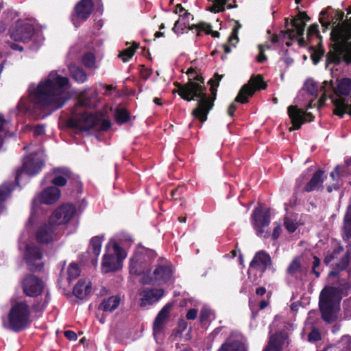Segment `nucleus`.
Returning <instances> with one entry per match:
<instances>
[{
	"label": "nucleus",
	"mask_w": 351,
	"mask_h": 351,
	"mask_svg": "<svg viewBox=\"0 0 351 351\" xmlns=\"http://www.w3.org/2000/svg\"><path fill=\"white\" fill-rule=\"evenodd\" d=\"M138 47H139L138 43H137L136 42H133L132 46L123 49V51H121L119 53L118 57L119 58H121L123 62H126L129 61L132 58V56L134 55V53L136 52V49Z\"/></svg>",
	"instance_id": "obj_38"
},
{
	"label": "nucleus",
	"mask_w": 351,
	"mask_h": 351,
	"mask_svg": "<svg viewBox=\"0 0 351 351\" xmlns=\"http://www.w3.org/2000/svg\"><path fill=\"white\" fill-rule=\"evenodd\" d=\"M215 318V313L210 308L204 306L200 311L199 322L201 325H206L210 322L211 318Z\"/></svg>",
	"instance_id": "obj_41"
},
{
	"label": "nucleus",
	"mask_w": 351,
	"mask_h": 351,
	"mask_svg": "<svg viewBox=\"0 0 351 351\" xmlns=\"http://www.w3.org/2000/svg\"><path fill=\"white\" fill-rule=\"evenodd\" d=\"M235 23L236 25L233 27L231 35L228 38V43L234 47H235V44L233 43V41L235 40L236 43L239 42L238 34L241 27V25L239 21H237Z\"/></svg>",
	"instance_id": "obj_48"
},
{
	"label": "nucleus",
	"mask_w": 351,
	"mask_h": 351,
	"mask_svg": "<svg viewBox=\"0 0 351 351\" xmlns=\"http://www.w3.org/2000/svg\"><path fill=\"white\" fill-rule=\"evenodd\" d=\"M114 117L117 123L123 124L130 120V114L129 111L124 108H117Z\"/></svg>",
	"instance_id": "obj_40"
},
{
	"label": "nucleus",
	"mask_w": 351,
	"mask_h": 351,
	"mask_svg": "<svg viewBox=\"0 0 351 351\" xmlns=\"http://www.w3.org/2000/svg\"><path fill=\"white\" fill-rule=\"evenodd\" d=\"M80 268L78 265L75 263H71L67 269V280L70 283L73 280L76 279L80 274Z\"/></svg>",
	"instance_id": "obj_44"
},
{
	"label": "nucleus",
	"mask_w": 351,
	"mask_h": 351,
	"mask_svg": "<svg viewBox=\"0 0 351 351\" xmlns=\"http://www.w3.org/2000/svg\"><path fill=\"white\" fill-rule=\"evenodd\" d=\"M43 252L40 247L34 244H27L24 251V259L28 269L32 272L40 271L43 267Z\"/></svg>",
	"instance_id": "obj_15"
},
{
	"label": "nucleus",
	"mask_w": 351,
	"mask_h": 351,
	"mask_svg": "<svg viewBox=\"0 0 351 351\" xmlns=\"http://www.w3.org/2000/svg\"><path fill=\"white\" fill-rule=\"evenodd\" d=\"M164 289L149 288L143 289L141 293L142 297L141 306L152 304L158 302L164 295Z\"/></svg>",
	"instance_id": "obj_27"
},
{
	"label": "nucleus",
	"mask_w": 351,
	"mask_h": 351,
	"mask_svg": "<svg viewBox=\"0 0 351 351\" xmlns=\"http://www.w3.org/2000/svg\"><path fill=\"white\" fill-rule=\"evenodd\" d=\"M49 300H50L49 295V293H47L45 295V298L44 300L39 299V300H35L30 308L32 309V311L34 313H41L47 306Z\"/></svg>",
	"instance_id": "obj_39"
},
{
	"label": "nucleus",
	"mask_w": 351,
	"mask_h": 351,
	"mask_svg": "<svg viewBox=\"0 0 351 351\" xmlns=\"http://www.w3.org/2000/svg\"><path fill=\"white\" fill-rule=\"evenodd\" d=\"M92 290L91 283L86 282L85 280H80L73 289V295L78 299L83 300Z\"/></svg>",
	"instance_id": "obj_31"
},
{
	"label": "nucleus",
	"mask_w": 351,
	"mask_h": 351,
	"mask_svg": "<svg viewBox=\"0 0 351 351\" xmlns=\"http://www.w3.org/2000/svg\"><path fill=\"white\" fill-rule=\"evenodd\" d=\"M11 192L12 189L10 184H3L0 186V204L8 199Z\"/></svg>",
	"instance_id": "obj_47"
},
{
	"label": "nucleus",
	"mask_w": 351,
	"mask_h": 351,
	"mask_svg": "<svg viewBox=\"0 0 351 351\" xmlns=\"http://www.w3.org/2000/svg\"><path fill=\"white\" fill-rule=\"evenodd\" d=\"M197 313L196 308H190L186 314V318L188 320H195L197 317Z\"/></svg>",
	"instance_id": "obj_60"
},
{
	"label": "nucleus",
	"mask_w": 351,
	"mask_h": 351,
	"mask_svg": "<svg viewBox=\"0 0 351 351\" xmlns=\"http://www.w3.org/2000/svg\"><path fill=\"white\" fill-rule=\"evenodd\" d=\"M350 36L341 28L334 29L331 32V40L334 42L329 47L326 56V66L330 64L339 65L342 61L351 63V53L347 49Z\"/></svg>",
	"instance_id": "obj_6"
},
{
	"label": "nucleus",
	"mask_w": 351,
	"mask_h": 351,
	"mask_svg": "<svg viewBox=\"0 0 351 351\" xmlns=\"http://www.w3.org/2000/svg\"><path fill=\"white\" fill-rule=\"evenodd\" d=\"M351 289V285L344 281L338 287H328L322 289L319 295V309L322 319L330 323L336 319V308L339 306L342 294Z\"/></svg>",
	"instance_id": "obj_4"
},
{
	"label": "nucleus",
	"mask_w": 351,
	"mask_h": 351,
	"mask_svg": "<svg viewBox=\"0 0 351 351\" xmlns=\"http://www.w3.org/2000/svg\"><path fill=\"white\" fill-rule=\"evenodd\" d=\"M343 318L351 319V297L344 300L343 303Z\"/></svg>",
	"instance_id": "obj_51"
},
{
	"label": "nucleus",
	"mask_w": 351,
	"mask_h": 351,
	"mask_svg": "<svg viewBox=\"0 0 351 351\" xmlns=\"http://www.w3.org/2000/svg\"><path fill=\"white\" fill-rule=\"evenodd\" d=\"M76 209L72 204H66L54 210L49 220L56 226L69 222L75 215Z\"/></svg>",
	"instance_id": "obj_19"
},
{
	"label": "nucleus",
	"mask_w": 351,
	"mask_h": 351,
	"mask_svg": "<svg viewBox=\"0 0 351 351\" xmlns=\"http://www.w3.org/2000/svg\"><path fill=\"white\" fill-rule=\"evenodd\" d=\"M319 26L316 23H313L309 26L307 29V37L310 38L313 36L319 35Z\"/></svg>",
	"instance_id": "obj_56"
},
{
	"label": "nucleus",
	"mask_w": 351,
	"mask_h": 351,
	"mask_svg": "<svg viewBox=\"0 0 351 351\" xmlns=\"http://www.w3.org/2000/svg\"><path fill=\"white\" fill-rule=\"evenodd\" d=\"M171 306L172 305L169 303L165 304L156 317L153 324V335L155 338L157 334H160L163 331L165 325L169 317Z\"/></svg>",
	"instance_id": "obj_24"
},
{
	"label": "nucleus",
	"mask_w": 351,
	"mask_h": 351,
	"mask_svg": "<svg viewBox=\"0 0 351 351\" xmlns=\"http://www.w3.org/2000/svg\"><path fill=\"white\" fill-rule=\"evenodd\" d=\"M22 289L25 295L36 298L43 293L44 282L35 275L28 274L22 281Z\"/></svg>",
	"instance_id": "obj_18"
},
{
	"label": "nucleus",
	"mask_w": 351,
	"mask_h": 351,
	"mask_svg": "<svg viewBox=\"0 0 351 351\" xmlns=\"http://www.w3.org/2000/svg\"><path fill=\"white\" fill-rule=\"evenodd\" d=\"M67 77L49 73L47 78L38 83L29 90V99L32 103L30 113L36 119H43L54 111L62 108L69 99L65 87L69 84Z\"/></svg>",
	"instance_id": "obj_1"
},
{
	"label": "nucleus",
	"mask_w": 351,
	"mask_h": 351,
	"mask_svg": "<svg viewBox=\"0 0 351 351\" xmlns=\"http://www.w3.org/2000/svg\"><path fill=\"white\" fill-rule=\"evenodd\" d=\"M313 259L311 273L313 274L316 278H319L320 273L317 270V268L320 266L321 260L317 256H313Z\"/></svg>",
	"instance_id": "obj_54"
},
{
	"label": "nucleus",
	"mask_w": 351,
	"mask_h": 351,
	"mask_svg": "<svg viewBox=\"0 0 351 351\" xmlns=\"http://www.w3.org/2000/svg\"><path fill=\"white\" fill-rule=\"evenodd\" d=\"M217 351H247L243 342L240 340H232L223 343Z\"/></svg>",
	"instance_id": "obj_34"
},
{
	"label": "nucleus",
	"mask_w": 351,
	"mask_h": 351,
	"mask_svg": "<svg viewBox=\"0 0 351 351\" xmlns=\"http://www.w3.org/2000/svg\"><path fill=\"white\" fill-rule=\"evenodd\" d=\"M281 232H282V228H281L280 225L279 224V225L276 226L273 230V232L271 234L272 239L273 240L278 239V237H280Z\"/></svg>",
	"instance_id": "obj_64"
},
{
	"label": "nucleus",
	"mask_w": 351,
	"mask_h": 351,
	"mask_svg": "<svg viewBox=\"0 0 351 351\" xmlns=\"http://www.w3.org/2000/svg\"><path fill=\"white\" fill-rule=\"evenodd\" d=\"M306 91L311 95H315L317 93L318 88L315 82L313 80L307 81L305 83Z\"/></svg>",
	"instance_id": "obj_53"
},
{
	"label": "nucleus",
	"mask_w": 351,
	"mask_h": 351,
	"mask_svg": "<svg viewBox=\"0 0 351 351\" xmlns=\"http://www.w3.org/2000/svg\"><path fill=\"white\" fill-rule=\"evenodd\" d=\"M327 178L325 171L317 169L306 183L303 187V191L311 193L313 191H319L324 189V182Z\"/></svg>",
	"instance_id": "obj_21"
},
{
	"label": "nucleus",
	"mask_w": 351,
	"mask_h": 351,
	"mask_svg": "<svg viewBox=\"0 0 351 351\" xmlns=\"http://www.w3.org/2000/svg\"><path fill=\"white\" fill-rule=\"evenodd\" d=\"M311 49L313 50V53L311 55V59L312 60L314 64H317L324 56V50L323 48L317 50L314 47H311Z\"/></svg>",
	"instance_id": "obj_50"
},
{
	"label": "nucleus",
	"mask_w": 351,
	"mask_h": 351,
	"mask_svg": "<svg viewBox=\"0 0 351 351\" xmlns=\"http://www.w3.org/2000/svg\"><path fill=\"white\" fill-rule=\"evenodd\" d=\"M31 322V308L25 300L12 305L8 313V324L12 330L21 332L27 328Z\"/></svg>",
	"instance_id": "obj_7"
},
{
	"label": "nucleus",
	"mask_w": 351,
	"mask_h": 351,
	"mask_svg": "<svg viewBox=\"0 0 351 351\" xmlns=\"http://www.w3.org/2000/svg\"><path fill=\"white\" fill-rule=\"evenodd\" d=\"M288 336L285 332H275L270 336L267 344L263 351H282L283 346Z\"/></svg>",
	"instance_id": "obj_26"
},
{
	"label": "nucleus",
	"mask_w": 351,
	"mask_h": 351,
	"mask_svg": "<svg viewBox=\"0 0 351 351\" xmlns=\"http://www.w3.org/2000/svg\"><path fill=\"white\" fill-rule=\"evenodd\" d=\"M197 84L189 83L187 88H191L194 93L193 97H189V95H184L183 97L186 101H191L197 99V107L192 110L191 114L201 123L207 120L208 114L214 106L215 101L217 98V87L214 84V80L210 79L208 84L210 85V95L206 93V87L205 86L204 78L202 74L199 71L196 77Z\"/></svg>",
	"instance_id": "obj_2"
},
{
	"label": "nucleus",
	"mask_w": 351,
	"mask_h": 351,
	"mask_svg": "<svg viewBox=\"0 0 351 351\" xmlns=\"http://www.w3.org/2000/svg\"><path fill=\"white\" fill-rule=\"evenodd\" d=\"M44 165L45 162L41 158H36L33 154L27 156L23 162V169H18L16 171L15 184L19 185L20 176L22 175L23 171L29 175L35 176L39 173Z\"/></svg>",
	"instance_id": "obj_17"
},
{
	"label": "nucleus",
	"mask_w": 351,
	"mask_h": 351,
	"mask_svg": "<svg viewBox=\"0 0 351 351\" xmlns=\"http://www.w3.org/2000/svg\"><path fill=\"white\" fill-rule=\"evenodd\" d=\"M285 226L289 233L294 232L298 228L296 223L288 219L285 221Z\"/></svg>",
	"instance_id": "obj_57"
},
{
	"label": "nucleus",
	"mask_w": 351,
	"mask_h": 351,
	"mask_svg": "<svg viewBox=\"0 0 351 351\" xmlns=\"http://www.w3.org/2000/svg\"><path fill=\"white\" fill-rule=\"evenodd\" d=\"M310 17L306 12H300L298 14L291 20V24L293 29H287V34L289 39L293 40L300 37L298 40L300 46H304L305 40L302 37L304 34L306 21H308Z\"/></svg>",
	"instance_id": "obj_16"
},
{
	"label": "nucleus",
	"mask_w": 351,
	"mask_h": 351,
	"mask_svg": "<svg viewBox=\"0 0 351 351\" xmlns=\"http://www.w3.org/2000/svg\"><path fill=\"white\" fill-rule=\"evenodd\" d=\"M267 86V85L261 75H252L247 83L245 84L239 90L234 99V102L246 104L249 101V97H252L256 90H265Z\"/></svg>",
	"instance_id": "obj_11"
},
{
	"label": "nucleus",
	"mask_w": 351,
	"mask_h": 351,
	"mask_svg": "<svg viewBox=\"0 0 351 351\" xmlns=\"http://www.w3.org/2000/svg\"><path fill=\"white\" fill-rule=\"evenodd\" d=\"M82 62L85 67L93 69L95 66V56L92 52H86L83 55Z\"/></svg>",
	"instance_id": "obj_45"
},
{
	"label": "nucleus",
	"mask_w": 351,
	"mask_h": 351,
	"mask_svg": "<svg viewBox=\"0 0 351 351\" xmlns=\"http://www.w3.org/2000/svg\"><path fill=\"white\" fill-rule=\"evenodd\" d=\"M56 226L49 220L47 223L41 224L35 234L36 241L41 244L51 243L55 238Z\"/></svg>",
	"instance_id": "obj_20"
},
{
	"label": "nucleus",
	"mask_w": 351,
	"mask_h": 351,
	"mask_svg": "<svg viewBox=\"0 0 351 351\" xmlns=\"http://www.w3.org/2000/svg\"><path fill=\"white\" fill-rule=\"evenodd\" d=\"M187 322L182 318H180L178 322V332L182 333L187 328Z\"/></svg>",
	"instance_id": "obj_62"
},
{
	"label": "nucleus",
	"mask_w": 351,
	"mask_h": 351,
	"mask_svg": "<svg viewBox=\"0 0 351 351\" xmlns=\"http://www.w3.org/2000/svg\"><path fill=\"white\" fill-rule=\"evenodd\" d=\"M121 298L118 295H112L104 299L98 306L99 310L105 312H112L119 306Z\"/></svg>",
	"instance_id": "obj_32"
},
{
	"label": "nucleus",
	"mask_w": 351,
	"mask_h": 351,
	"mask_svg": "<svg viewBox=\"0 0 351 351\" xmlns=\"http://www.w3.org/2000/svg\"><path fill=\"white\" fill-rule=\"evenodd\" d=\"M94 9L93 0H80L78 1L70 16L71 21L76 27L85 22L90 16Z\"/></svg>",
	"instance_id": "obj_14"
},
{
	"label": "nucleus",
	"mask_w": 351,
	"mask_h": 351,
	"mask_svg": "<svg viewBox=\"0 0 351 351\" xmlns=\"http://www.w3.org/2000/svg\"><path fill=\"white\" fill-rule=\"evenodd\" d=\"M71 77L77 83L82 84L88 79L86 71L81 67L72 66L69 67Z\"/></svg>",
	"instance_id": "obj_36"
},
{
	"label": "nucleus",
	"mask_w": 351,
	"mask_h": 351,
	"mask_svg": "<svg viewBox=\"0 0 351 351\" xmlns=\"http://www.w3.org/2000/svg\"><path fill=\"white\" fill-rule=\"evenodd\" d=\"M351 258V250L348 249L343 256L341 257L337 263L332 264V269L329 272V277L337 276L341 271L346 270L350 264Z\"/></svg>",
	"instance_id": "obj_29"
},
{
	"label": "nucleus",
	"mask_w": 351,
	"mask_h": 351,
	"mask_svg": "<svg viewBox=\"0 0 351 351\" xmlns=\"http://www.w3.org/2000/svg\"><path fill=\"white\" fill-rule=\"evenodd\" d=\"M34 34V26L29 23H25L10 31V38L15 41L28 43L31 40Z\"/></svg>",
	"instance_id": "obj_22"
},
{
	"label": "nucleus",
	"mask_w": 351,
	"mask_h": 351,
	"mask_svg": "<svg viewBox=\"0 0 351 351\" xmlns=\"http://www.w3.org/2000/svg\"><path fill=\"white\" fill-rule=\"evenodd\" d=\"M330 86L333 90V94L330 96L334 106L333 114L339 118H343L345 114L351 116V79H337L336 86L330 81Z\"/></svg>",
	"instance_id": "obj_5"
},
{
	"label": "nucleus",
	"mask_w": 351,
	"mask_h": 351,
	"mask_svg": "<svg viewBox=\"0 0 351 351\" xmlns=\"http://www.w3.org/2000/svg\"><path fill=\"white\" fill-rule=\"evenodd\" d=\"M343 252V247L341 244H338L331 252H328L324 259V263L328 265L335 259L338 258L339 255Z\"/></svg>",
	"instance_id": "obj_42"
},
{
	"label": "nucleus",
	"mask_w": 351,
	"mask_h": 351,
	"mask_svg": "<svg viewBox=\"0 0 351 351\" xmlns=\"http://www.w3.org/2000/svg\"><path fill=\"white\" fill-rule=\"evenodd\" d=\"M121 267L114 254H104L102 259L101 267L104 273L117 271Z\"/></svg>",
	"instance_id": "obj_30"
},
{
	"label": "nucleus",
	"mask_w": 351,
	"mask_h": 351,
	"mask_svg": "<svg viewBox=\"0 0 351 351\" xmlns=\"http://www.w3.org/2000/svg\"><path fill=\"white\" fill-rule=\"evenodd\" d=\"M252 223L257 236L268 238L270 235L265 228L270 223V213L268 210H264L261 207L254 209L252 214Z\"/></svg>",
	"instance_id": "obj_13"
},
{
	"label": "nucleus",
	"mask_w": 351,
	"mask_h": 351,
	"mask_svg": "<svg viewBox=\"0 0 351 351\" xmlns=\"http://www.w3.org/2000/svg\"><path fill=\"white\" fill-rule=\"evenodd\" d=\"M201 29H204V32L206 34L211 35L213 38H219L220 34L217 31H213L212 29V25L209 23H207L204 21H200L199 25L197 26Z\"/></svg>",
	"instance_id": "obj_46"
},
{
	"label": "nucleus",
	"mask_w": 351,
	"mask_h": 351,
	"mask_svg": "<svg viewBox=\"0 0 351 351\" xmlns=\"http://www.w3.org/2000/svg\"><path fill=\"white\" fill-rule=\"evenodd\" d=\"M191 15V13H189L188 11H185L183 14H180L178 20H177L174 23L172 31L176 34H183L185 29H188L189 26L191 25H189L188 20V18Z\"/></svg>",
	"instance_id": "obj_33"
},
{
	"label": "nucleus",
	"mask_w": 351,
	"mask_h": 351,
	"mask_svg": "<svg viewBox=\"0 0 351 351\" xmlns=\"http://www.w3.org/2000/svg\"><path fill=\"white\" fill-rule=\"evenodd\" d=\"M53 176L51 183L56 187L64 186L69 182L73 186L78 188L81 186L79 178L69 168L65 167L53 168L51 173Z\"/></svg>",
	"instance_id": "obj_12"
},
{
	"label": "nucleus",
	"mask_w": 351,
	"mask_h": 351,
	"mask_svg": "<svg viewBox=\"0 0 351 351\" xmlns=\"http://www.w3.org/2000/svg\"><path fill=\"white\" fill-rule=\"evenodd\" d=\"M343 234L344 240L351 239V205L347 207L343 217Z\"/></svg>",
	"instance_id": "obj_35"
},
{
	"label": "nucleus",
	"mask_w": 351,
	"mask_h": 351,
	"mask_svg": "<svg viewBox=\"0 0 351 351\" xmlns=\"http://www.w3.org/2000/svg\"><path fill=\"white\" fill-rule=\"evenodd\" d=\"M173 269L171 263L166 259L158 260L153 272L141 277L140 283L143 285H162L171 278Z\"/></svg>",
	"instance_id": "obj_8"
},
{
	"label": "nucleus",
	"mask_w": 351,
	"mask_h": 351,
	"mask_svg": "<svg viewBox=\"0 0 351 351\" xmlns=\"http://www.w3.org/2000/svg\"><path fill=\"white\" fill-rule=\"evenodd\" d=\"M341 167L337 165L335 167L334 170L330 173V177L333 181V182H336L337 181H339V178L341 176Z\"/></svg>",
	"instance_id": "obj_58"
},
{
	"label": "nucleus",
	"mask_w": 351,
	"mask_h": 351,
	"mask_svg": "<svg viewBox=\"0 0 351 351\" xmlns=\"http://www.w3.org/2000/svg\"><path fill=\"white\" fill-rule=\"evenodd\" d=\"M156 255L153 250L146 251V254L142 252L136 253L130 258V273L138 276H142V277L149 274L151 272V258H154Z\"/></svg>",
	"instance_id": "obj_9"
},
{
	"label": "nucleus",
	"mask_w": 351,
	"mask_h": 351,
	"mask_svg": "<svg viewBox=\"0 0 351 351\" xmlns=\"http://www.w3.org/2000/svg\"><path fill=\"white\" fill-rule=\"evenodd\" d=\"M64 335L70 341H75L77 338V334L73 330H65Z\"/></svg>",
	"instance_id": "obj_63"
},
{
	"label": "nucleus",
	"mask_w": 351,
	"mask_h": 351,
	"mask_svg": "<svg viewBox=\"0 0 351 351\" xmlns=\"http://www.w3.org/2000/svg\"><path fill=\"white\" fill-rule=\"evenodd\" d=\"M199 70L197 68H193L192 66L189 67L186 73L188 75V82L184 84H181L179 82H174V85L178 88L177 93L180 95V97L185 101V99L183 97L184 95H189L190 97H193L194 93H193L192 89L187 88L186 86L189 83L191 84H197L196 77L197 73H199Z\"/></svg>",
	"instance_id": "obj_23"
},
{
	"label": "nucleus",
	"mask_w": 351,
	"mask_h": 351,
	"mask_svg": "<svg viewBox=\"0 0 351 351\" xmlns=\"http://www.w3.org/2000/svg\"><path fill=\"white\" fill-rule=\"evenodd\" d=\"M61 195V191L56 186H51L45 189L40 195L41 203L50 205L58 200Z\"/></svg>",
	"instance_id": "obj_28"
},
{
	"label": "nucleus",
	"mask_w": 351,
	"mask_h": 351,
	"mask_svg": "<svg viewBox=\"0 0 351 351\" xmlns=\"http://www.w3.org/2000/svg\"><path fill=\"white\" fill-rule=\"evenodd\" d=\"M103 240L104 236H95L90 239V244L95 256H98L101 252Z\"/></svg>",
	"instance_id": "obj_43"
},
{
	"label": "nucleus",
	"mask_w": 351,
	"mask_h": 351,
	"mask_svg": "<svg viewBox=\"0 0 351 351\" xmlns=\"http://www.w3.org/2000/svg\"><path fill=\"white\" fill-rule=\"evenodd\" d=\"M33 133L34 136L43 135L45 133V125L41 124L36 125L33 129Z\"/></svg>",
	"instance_id": "obj_59"
},
{
	"label": "nucleus",
	"mask_w": 351,
	"mask_h": 351,
	"mask_svg": "<svg viewBox=\"0 0 351 351\" xmlns=\"http://www.w3.org/2000/svg\"><path fill=\"white\" fill-rule=\"evenodd\" d=\"M313 101L311 100L306 106L305 110L299 108L297 106H289L287 108V113L292 126L289 128V131L298 130L301 128L302 125L306 122H312L314 121L315 116L307 110L316 104H313Z\"/></svg>",
	"instance_id": "obj_10"
},
{
	"label": "nucleus",
	"mask_w": 351,
	"mask_h": 351,
	"mask_svg": "<svg viewBox=\"0 0 351 351\" xmlns=\"http://www.w3.org/2000/svg\"><path fill=\"white\" fill-rule=\"evenodd\" d=\"M330 8H328L326 10H322L320 12V17L319 19V21L322 25L325 28H328V27L331 25V21L328 19V16L327 18H325L324 16L327 15L328 10H329Z\"/></svg>",
	"instance_id": "obj_52"
},
{
	"label": "nucleus",
	"mask_w": 351,
	"mask_h": 351,
	"mask_svg": "<svg viewBox=\"0 0 351 351\" xmlns=\"http://www.w3.org/2000/svg\"><path fill=\"white\" fill-rule=\"evenodd\" d=\"M321 339V334L319 331L313 328L308 335V340L310 342H316Z\"/></svg>",
	"instance_id": "obj_55"
},
{
	"label": "nucleus",
	"mask_w": 351,
	"mask_h": 351,
	"mask_svg": "<svg viewBox=\"0 0 351 351\" xmlns=\"http://www.w3.org/2000/svg\"><path fill=\"white\" fill-rule=\"evenodd\" d=\"M341 184L340 181H337L336 182H333L332 184H330L326 186V191L328 193H332L333 191H338L340 189Z\"/></svg>",
	"instance_id": "obj_61"
},
{
	"label": "nucleus",
	"mask_w": 351,
	"mask_h": 351,
	"mask_svg": "<svg viewBox=\"0 0 351 351\" xmlns=\"http://www.w3.org/2000/svg\"><path fill=\"white\" fill-rule=\"evenodd\" d=\"M271 264V259L269 254L266 252L261 250L256 253L250 263V267L263 273Z\"/></svg>",
	"instance_id": "obj_25"
},
{
	"label": "nucleus",
	"mask_w": 351,
	"mask_h": 351,
	"mask_svg": "<svg viewBox=\"0 0 351 351\" xmlns=\"http://www.w3.org/2000/svg\"><path fill=\"white\" fill-rule=\"evenodd\" d=\"M82 93L78 99L77 106L73 112L72 117L68 121V125L81 131H88L97 127L98 130L107 131L111 128V122L108 119H104L101 113H88L86 110H79L78 107L89 108L91 101Z\"/></svg>",
	"instance_id": "obj_3"
},
{
	"label": "nucleus",
	"mask_w": 351,
	"mask_h": 351,
	"mask_svg": "<svg viewBox=\"0 0 351 351\" xmlns=\"http://www.w3.org/2000/svg\"><path fill=\"white\" fill-rule=\"evenodd\" d=\"M287 273L291 276H296L298 274H302L304 273L300 257H295L292 260L287 269Z\"/></svg>",
	"instance_id": "obj_37"
},
{
	"label": "nucleus",
	"mask_w": 351,
	"mask_h": 351,
	"mask_svg": "<svg viewBox=\"0 0 351 351\" xmlns=\"http://www.w3.org/2000/svg\"><path fill=\"white\" fill-rule=\"evenodd\" d=\"M113 249L114 251V256L118 262L121 263L125 258L126 253L125 250L117 243L113 244Z\"/></svg>",
	"instance_id": "obj_49"
}]
</instances>
